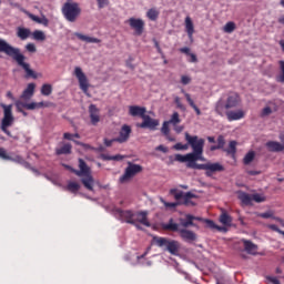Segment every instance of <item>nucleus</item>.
Segmentation results:
<instances>
[{
    "label": "nucleus",
    "mask_w": 284,
    "mask_h": 284,
    "mask_svg": "<svg viewBox=\"0 0 284 284\" xmlns=\"http://www.w3.org/2000/svg\"><path fill=\"white\" fill-rule=\"evenodd\" d=\"M192 78H190L189 75H182L181 77V83L182 85H189V83H191Z\"/></svg>",
    "instance_id": "obj_52"
},
{
    "label": "nucleus",
    "mask_w": 284,
    "mask_h": 284,
    "mask_svg": "<svg viewBox=\"0 0 284 284\" xmlns=\"http://www.w3.org/2000/svg\"><path fill=\"white\" fill-rule=\"evenodd\" d=\"M57 156H61L63 154H72V144L64 143L61 148L55 149Z\"/></svg>",
    "instance_id": "obj_25"
},
{
    "label": "nucleus",
    "mask_w": 284,
    "mask_h": 284,
    "mask_svg": "<svg viewBox=\"0 0 284 284\" xmlns=\"http://www.w3.org/2000/svg\"><path fill=\"white\" fill-rule=\"evenodd\" d=\"M170 125H179V123H181V118L179 115V112H174L171 115V119L169 121H166Z\"/></svg>",
    "instance_id": "obj_40"
},
{
    "label": "nucleus",
    "mask_w": 284,
    "mask_h": 284,
    "mask_svg": "<svg viewBox=\"0 0 284 284\" xmlns=\"http://www.w3.org/2000/svg\"><path fill=\"white\" fill-rule=\"evenodd\" d=\"M225 170V168L223 166V164L216 162V163H206V172L205 175L206 176H212V174H214V172H223Z\"/></svg>",
    "instance_id": "obj_18"
},
{
    "label": "nucleus",
    "mask_w": 284,
    "mask_h": 284,
    "mask_svg": "<svg viewBox=\"0 0 284 284\" xmlns=\"http://www.w3.org/2000/svg\"><path fill=\"white\" fill-rule=\"evenodd\" d=\"M240 201H242L243 205H252V195L245 192H241L239 194Z\"/></svg>",
    "instance_id": "obj_33"
},
{
    "label": "nucleus",
    "mask_w": 284,
    "mask_h": 284,
    "mask_svg": "<svg viewBox=\"0 0 284 284\" xmlns=\"http://www.w3.org/2000/svg\"><path fill=\"white\" fill-rule=\"evenodd\" d=\"M170 194L174 196L175 201H182L180 202V205H186L191 207H194V205H196V203L192 201V199H196V195L192 192H186L184 194L182 191L179 192V190L176 189H171Z\"/></svg>",
    "instance_id": "obj_8"
},
{
    "label": "nucleus",
    "mask_w": 284,
    "mask_h": 284,
    "mask_svg": "<svg viewBox=\"0 0 284 284\" xmlns=\"http://www.w3.org/2000/svg\"><path fill=\"white\" fill-rule=\"evenodd\" d=\"M0 159H3L4 161H11L12 158H10V155H8V151H6V149L0 148Z\"/></svg>",
    "instance_id": "obj_49"
},
{
    "label": "nucleus",
    "mask_w": 284,
    "mask_h": 284,
    "mask_svg": "<svg viewBox=\"0 0 284 284\" xmlns=\"http://www.w3.org/2000/svg\"><path fill=\"white\" fill-rule=\"evenodd\" d=\"M236 141L233 140L229 143L227 149H223V152H226L229 156H232V159H234V156H236Z\"/></svg>",
    "instance_id": "obj_30"
},
{
    "label": "nucleus",
    "mask_w": 284,
    "mask_h": 284,
    "mask_svg": "<svg viewBox=\"0 0 284 284\" xmlns=\"http://www.w3.org/2000/svg\"><path fill=\"white\" fill-rule=\"evenodd\" d=\"M173 148H174V150H187V148H190V143L183 144V143L179 142V143L174 144Z\"/></svg>",
    "instance_id": "obj_50"
},
{
    "label": "nucleus",
    "mask_w": 284,
    "mask_h": 284,
    "mask_svg": "<svg viewBox=\"0 0 284 284\" xmlns=\"http://www.w3.org/2000/svg\"><path fill=\"white\" fill-rule=\"evenodd\" d=\"M189 61H190V63H196L199 61V59L196 58V54L191 53V54H189Z\"/></svg>",
    "instance_id": "obj_59"
},
{
    "label": "nucleus",
    "mask_w": 284,
    "mask_h": 284,
    "mask_svg": "<svg viewBox=\"0 0 284 284\" xmlns=\"http://www.w3.org/2000/svg\"><path fill=\"white\" fill-rule=\"evenodd\" d=\"M153 241L158 247H164V251L172 254V256H179V250H181L179 241L159 236H154Z\"/></svg>",
    "instance_id": "obj_5"
},
{
    "label": "nucleus",
    "mask_w": 284,
    "mask_h": 284,
    "mask_svg": "<svg viewBox=\"0 0 284 284\" xmlns=\"http://www.w3.org/2000/svg\"><path fill=\"white\" fill-rule=\"evenodd\" d=\"M180 52H182V54H186V57H190L192 54L190 48L187 47L181 48Z\"/></svg>",
    "instance_id": "obj_57"
},
{
    "label": "nucleus",
    "mask_w": 284,
    "mask_h": 284,
    "mask_svg": "<svg viewBox=\"0 0 284 284\" xmlns=\"http://www.w3.org/2000/svg\"><path fill=\"white\" fill-rule=\"evenodd\" d=\"M42 26H49L50 23V20H48V18L43 17V18H40V22Z\"/></svg>",
    "instance_id": "obj_62"
},
{
    "label": "nucleus",
    "mask_w": 284,
    "mask_h": 284,
    "mask_svg": "<svg viewBox=\"0 0 284 284\" xmlns=\"http://www.w3.org/2000/svg\"><path fill=\"white\" fill-rule=\"evenodd\" d=\"M62 14L67 21L74 23L81 16V8L77 2L67 1L62 7Z\"/></svg>",
    "instance_id": "obj_6"
},
{
    "label": "nucleus",
    "mask_w": 284,
    "mask_h": 284,
    "mask_svg": "<svg viewBox=\"0 0 284 284\" xmlns=\"http://www.w3.org/2000/svg\"><path fill=\"white\" fill-rule=\"evenodd\" d=\"M130 134H132V128L128 124L122 125L119 136L115 138L116 143H126Z\"/></svg>",
    "instance_id": "obj_14"
},
{
    "label": "nucleus",
    "mask_w": 284,
    "mask_h": 284,
    "mask_svg": "<svg viewBox=\"0 0 284 284\" xmlns=\"http://www.w3.org/2000/svg\"><path fill=\"white\" fill-rule=\"evenodd\" d=\"M180 223H181V226L184 227V230L190 226L196 227V225L194 223V215H192V214H187L185 220L181 219Z\"/></svg>",
    "instance_id": "obj_28"
},
{
    "label": "nucleus",
    "mask_w": 284,
    "mask_h": 284,
    "mask_svg": "<svg viewBox=\"0 0 284 284\" xmlns=\"http://www.w3.org/2000/svg\"><path fill=\"white\" fill-rule=\"evenodd\" d=\"M112 143H116V138H114V139H108V138H105L104 139V145L106 146V148H112Z\"/></svg>",
    "instance_id": "obj_53"
},
{
    "label": "nucleus",
    "mask_w": 284,
    "mask_h": 284,
    "mask_svg": "<svg viewBox=\"0 0 284 284\" xmlns=\"http://www.w3.org/2000/svg\"><path fill=\"white\" fill-rule=\"evenodd\" d=\"M185 141L192 148V153L185 155L176 154L175 161L180 163H192V161H205L203 158V148H205V140L203 138L199 139V135H190L185 133Z\"/></svg>",
    "instance_id": "obj_2"
},
{
    "label": "nucleus",
    "mask_w": 284,
    "mask_h": 284,
    "mask_svg": "<svg viewBox=\"0 0 284 284\" xmlns=\"http://www.w3.org/2000/svg\"><path fill=\"white\" fill-rule=\"evenodd\" d=\"M174 103L179 110H182V112H185V104L183 102H181V98L175 97Z\"/></svg>",
    "instance_id": "obj_46"
},
{
    "label": "nucleus",
    "mask_w": 284,
    "mask_h": 284,
    "mask_svg": "<svg viewBox=\"0 0 284 284\" xmlns=\"http://www.w3.org/2000/svg\"><path fill=\"white\" fill-rule=\"evenodd\" d=\"M220 223H222V225H225L226 227H230L232 225V216H230V214L227 213H222L220 215Z\"/></svg>",
    "instance_id": "obj_34"
},
{
    "label": "nucleus",
    "mask_w": 284,
    "mask_h": 284,
    "mask_svg": "<svg viewBox=\"0 0 284 284\" xmlns=\"http://www.w3.org/2000/svg\"><path fill=\"white\" fill-rule=\"evenodd\" d=\"M32 32L28 28L19 27L17 30V37L21 39V41H26V39H29Z\"/></svg>",
    "instance_id": "obj_27"
},
{
    "label": "nucleus",
    "mask_w": 284,
    "mask_h": 284,
    "mask_svg": "<svg viewBox=\"0 0 284 284\" xmlns=\"http://www.w3.org/2000/svg\"><path fill=\"white\" fill-rule=\"evenodd\" d=\"M185 30H186L189 39H192V37L194 34V22H192V18H190V17L185 18Z\"/></svg>",
    "instance_id": "obj_29"
},
{
    "label": "nucleus",
    "mask_w": 284,
    "mask_h": 284,
    "mask_svg": "<svg viewBox=\"0 0 284 284\" xmlns=\"http://www.w3.org/2000/svg\"><path fill=\"white\" fill-rule=\"evenodd\" d=\"M142 120V123H138L136 128H141L142 130H151V132H154L156 128H159L158 119H153L152 116L146 115Z\"/></svg>",
    "instance_id": "obj_12"
},
{
    "label": "nucleus",
    "mask_w": 284,
    "mask_h": 284,
    "mask_svg": "<svg viewBox=\"0 0 284 284\" xmlns=\"http://www.w3.org/2000/svg\"><path fill=\"white\" fill-rule=\"evenodd\" d=\"M159 10L152 8V9H149V11L146 12V17L148 19H150V21H156V19H159Z\"/></svg>",
    "instance_id": "obj_39"
},
{
    "label": "nucleus",
    "mask_w": 284,
    "mask_h": 284,
    "mask_svg": "<svg viewBox=\"0 0 284 284\" xmlns=\"http://www.w3.org/2000/svg\"><path fill=\"white\" fill-rule=\"evenodd\" d=\"M162 227H163V230H166L168 232H179L181 239L183 241H187L189 243L196 241V233H194L193 231H190L187 229L179 227V224L174 222V219H170L169 223L162 224Z\"/></svg>",
    "instance_id": "obj_4"
},
{
    "label": "nucleus",
    "mask_w": 284,
    "mask_h": 284,
    "mask_svg": "<svg viewBox=\"0 0 284 284\" xmlns=\"http://www.w3.org/2000/svg\"><path fill=\"white\" fill-rule=\"evenodd\" d=\"M26 50H27L28 52L34 53V52H37V47L34 45V43H28V44L26 45Z\"/></svg>",
    "instance_id": "obj_54"
},
{
    "label": "nucleus",
    "mask_w": 284,
    "mask_h": 284,
    "mask_svg": "<svg viewBox=\"0 0 284 284\" xmlns=\"http://www.w3.org/2000/svg\"><path fill=\"white\" fill-rule=\"evenodd\" d=\"M34 88H37V84L34 83H29L28 87L23 90L21 94V99L23 101H30L32 97H34Z\"/></svg>",
    "instance_id": "obj_21"
},
{
    "label": "nucleus",
    "mask_w": 284,
    "mask_h": 284,
    "mask_svg": "<svg viewBox=\"0 0 284 284\" xmlns=\"http://www.w3.org/2000/svg\"><path fill=\"white\" fill-rule=\"evenodd\" d=\"M75 77L79 81L80 90L87 95L90 97V80H88V77L83 72H75Z\"/></svg>",
    "instance_id": "obj_13"
},
{
    "label": "nucleus",
    "mask_w": 284,
    "mask_h": 284,
    "mask_svg": "<svg viewBox=\"0 0 284 284\" xmlns=\"http://www.w3.org/2000/svg\"><path fill=\"white\" fill-rule=\"evenodd\" d=\"M75 37H78L80 41H85L87 43H101V40H99V38L83 36L82 33H75Z\"/></svg>",
    "instance_id": "obj_31"
},
{
    "label": "nucleus",
    "mask_w": 284,
    "mask_h": 284,
    "mask_svg": "<svg viewBox=\"0 0 284 284\" xmlns=\"http://www.w3.org/2000/svg\"><path fill=\"white\" fill-rule=\"evenodd\" d=\"M101 159L103 161H123V159H125V156H123L121 154H116V155L102 154Z\"/></svg>",
    "instance_id": "obj_36"
},
{
    "label": "nucleus",
    "mask_w": 284,
    "mask_h": 284,
    "mask_svg": "<svg viewBox=\"0 0 284 284\" xmlns=\"http://www.w3.org/2000/svg\"><path fill=\"white\" fill-rule=\"evenodd\" d=\"M217 148L220 150H225V136L223 135L217 136Z\"/></svg>",
    "instance_id": "obj_47"
},
{
    "label": "nucleus",
    "mask_w": 284,
    "mask_h": 284,
    "mask_svg": "<svg viewBox=\"0 0 284 284\" xmlns=\"http://www.w3.org/2000/svg\"><path fill=\"white\" fill-rule=\"evenodd\" d=\"M241 105V97L239 93L230 92L220 98L215 103V112L219 116H226L227 121H241L245 119V111L243 109L234 110Z\"/></svg>",
    "instance_id": "obj_1"
},
{
    "label": "nucleus",
    "mask_w": 284,
    "mask_h": 284,
    "mask_svg": "<svg viewBox=\"0 0 284 284\" xmlns=\"http://www.w3.org/2000/svg\"><path fill=\"white\" fill-rule=\"evenodd\" d=\"M181 205V202H164L165 207H178Z\"/></svg>",
    "instance_id": "obj_56"
},
{
    "label": "nucleus",
    "mask_w": 284,
    "mask_h": 284,
    "mask_svg": "<svg viewBox=\"0 0 284 284\" xmlns=\"http://www.w3.org/2000/svg\"><path fill=\"white\" fill-rule=\"evenodd\" d=\"M0 52L13 59L24 72H34L30 69V64L26 62V55L22 54L21 49L12 47L3 39H0Z\"/></svg>",
    "instance_id": "obj_3"
},
{
    "label": "nucleus",
    "mask_w": 284,
    "mask_h": 284,
    "mask_svg": "<svg viewBox=\"0 0 284 284\" xmlns=\"http://www.w3.org/2000/svg\"><path fill=\"white\" fill-rule=\"evenodd\" d=\"M115 216L123 223H129V225H134L138 227V230H141V226L136 224V221L134 220V212L131 210H121V209H115Z\"/></svg>",
    "instance_id": "obj_10"
},
{
    "label": "nucleus",
    "mask_w": 284,
    "mask_h": 284,
    "mask_svg": "<svg viewBox=\"0 0 284 284\" xmlns=\"http://www.w3.org/2000/svg\"><path fill=\"white\" fill-rule=\"evenodd\" d=\"M97 4L100 10H103V8L110 6V0H97Z\"/></svg>",
    "instance_id": "obj_48"
},
{
    "label": "nucleus",
    "mask_w": 284,
    "mask_h": 284,
    "mask_svg": "<svg viewBox=\"0 0 284 284\" xmlns=\"http://www.w3.org/2000/svg\"><path fill=\"white\" fill-rule=\"evenodd\" d=\"M133 219L135 221V225L141 223V225H145V227H150V221L148 220L146 211L133 212Z\"/></svg>",
    "instance_id": "obj_15"
},
{
    "label": "nucleus",
    "mask_w": 284,
    "mask_h": 284,
    "mask_svg": "<svg viewBox=\"0 0 284 284\" xmlns=\"http://www.w3.org/2000/svg\"><path fill=\"white\" fill-rule=\"evenodd\" d=\"M126 23H129L130 28L134 30L135 37H141L145 30V21L139 18H130L126 20Z\"/></svg>",
    "instance_id": "obj_11"
},
{
    "label": "nucleus",
    "mask_w": 284,
    "mask_h": 284,
    "mask_svg": "<svg viewBox=\"0 0 284 284\" xmlns=\"http://www.w3.org/2000/svg\"><path fill=\"white\" fill-rule=\"evenodd\" d=\"M270 114H272V108L270 106H265L261 112L262 118L270 116Z\"/></svg>",
    "instance_id": "obj_51"
},
{
    "label": "nucleus",
    "mask_w": 284,
    "mask_h": 284,
    "mask_svg": "<svg viewBox=\"0 0 284 284\" xmlns=\"http://www.w3.org/2000/svg\"><path fill=\"white\" fill-rule=\"evenodd\" d=\"M63 139H64V141H74V135H73V133L65 132V133H63Z\"/></svg>",
    "instance_id": "obj_55"
},
{
    "label": "nucleus",
    "mask_w": 284,
    "mask_h": 284,
    "mask_svg": "<svg viewBox=\"0 0 284 284\" xmlns=\"http://www.w3.org/2000/svg\"><path fill=\"white\" fill-rule=\"evenodd\" d=\"M140 172H143V166H141V164L128 162V166L124 171V174L119 179V182L128 183L130 179H133V176H136V174H140Z\"/></svg>",
    "instance_id": "obj_9"
},
{
    "label": "nucleus",
    "mask_w": 284,
    "mask_h": 284,
    "mask_svg": "<svg viewBox=\"0 0 284 284\" xmlns=\"http://www.w3.org/2000/svg\"><path fill=\"white\" fill-rule=\"evenodd\" d=\"M68 192H71L72 194H77L79 190H81V185L77 182H69L67 185Z\"/></svg>",
    "instance_id": "obj_38"
},
{
    "label": "nucleus",
    "mask_w": 284,
    "mask_h": 284,
    "mask_svg": "<svg viewBox=\"0 0 284 284\" xmlns=\"http://www.w3.org/2000/svg\"><path fill=\"white\" fill-rule=\"evenodd\" d=\"M22 108H24L26 110H39L41 108H48V103H44V102L22 103Z\"/></svg>",
    "instance_id": "obj_26"
},
{
    "label": "nucleus",
    "mask_w": 284,
    "mask_h": 284,
    "mask_svg": "<svg viewBox=\"0 0 284 284\" xmlns=\"http://www.w3.org/2000/svg\"><path fill=\"white\" fill-rule=\"evenodd\" d=\"M0 108L3 109V118L1 121V130L7 136H12V133L8 128L14 123V115H12V104L0 103Z\"/></svg>",
    "instance_id": "obj_7"
},
{
    "label": "nucleus",
    "mask_w": 284,
    "mask_h": 284,
    "mask_svg": "<svg viewBox=\"0 0 284 284\" xmlns=\"http://www.w3.org/2000/svg\"><path fill=\"white\" fill-rule=\"evenodd\" d=\"M182 93L184 94L189 105L194 110L197 116H201V109L194 103V100H192V95L190 93L185 92V90H182Z\"/></svg>",
    "instance_id": "obj_24"
},
{
    "label": "nucleus",
    "mask_w": 284,
    "mask_h": 284,
    "mask_svg": "<svg viewBox=\"0 0 284 284\" xmlns=\"http://www.w3.org/2000/svg\"><path fill=\"white\" fill-rule=\"evenodd\" d=\"M145 112H148V109H145L144 106H139V105L129 106L130 116H140V119H143L148 115L145 114Z\"/></svg>",
    "instance_id": "obj_16"
},
{
    "label": "nucleus",
    "mask_w": 284,
    "mask_h": 284,
    "mask_svg": "<svg viewBox=\"0 0 284 284\" xmlns=\"http://www.w3.org/2000/svg\"><path fill=\"white\" fill-rule=\"evenodd\" d=\"M32 37L34 41H45V33H43V31H40V30L33 31Z\"/></svg>",
    "instance_id": "obj_41"
},
{
    "label": "nucleus",
    "mask_w": 284,
    "mask_h": 284,
    "mask_svg": "<svg viewBox=\"0 0 284 284\" xmlns=\"http://www.w3.org/2000/svg\"><path fill=\"white\" fill-rule=\"evenodd\" d=\"M41 94L43 97H50L52 94V84H43L41 87Z\"/></svg>",
    "instance_id": "obj_42"
},
{
    "label": "nucleus",
    "mask_w": 284,
    "mask_h": 284,
    "mask_svg": "<svg viewBox=\"0 0 284 284\" xmlns=\"http://www.w3.org/2000/svg\"><path fill=\"white\" fill-rule=\"evenodd\" d=\"M266 148L268 152H283L284 145L281 142L268 141L266 142Z\"/></svg>",
    "instance_id": "obj_22"
},
{
    "label": "nucleus",
    "mask_w": 284,
    "mask_h": 284,
    "mask_svg": "<svg viewBox=\"0 0 284 284\" xmlns=\"http://www.w3.org/2000/svg\"><path fill=\"white\" fill-rule=\"evenodd\" d=\"M29 17H30V19H32V21H36V23H40L41 22V18H39V17L32 14V13H30Z\"/></svg>",
    "instance_id": "obj_63"
},
{
    "label": "nucleus",
    "mask_w": 284,
    "mask_h": 284,
    "mask_svg": "<svg viewBox=\"0 0 284 284\" xmlns=\"http://www.w3.org/2000/svg\"><path fill=\"white\" fill-rule=\"evenodd\" d=\"M89 114L92 125H98L99 121H101V116L99 115V109L94 104L89 106Z\"/></svg>",
    "instance_id": "obj_20"
},
{
    "label": "nucleus",
    "mask_w": 284,
    "mask_h": 284,
    "mask_svg": "<svg viewBox=\"0 0 284 284\" xmlns=\"http://www.w3.org/2000/svg\"><path fill=\"white\" fill-rule=\"evenodd\" d=\"M267 280L270 281V283H273V284H281V281L277 280V277L270 276V277H267Z\"/></svg>",
    "instance_id": "obj_61"
},
{
    "label": "nucleus",
    "mask_w": 284,
    "mask_h": 284,
    "mask_svg": "<svg viewBox=\"0 0 284 284\" xmlns=\"http://www.w3.org/2000/svg\"><path fill=\"white\" fill-rule=\"evenodd\" d=\"M243 243H244V250H245V252H247V254L255 255L256 252L258 251V246L256 244L252 243V241L243 240Z\"/></svg>",
    "instance_id": "obj_23"
},
{
    "label": "nucleus",
    "mask_w": 284,
    "mask_h": 284,
    "mask_svg": "<svg viewBox=\"0 0 284 284\" xmlns=\"http://www.w3.org/2000/svg\"><path fill=\"white\" fill-rule=\"evenodd\" d=\"M204 223H206V227H209L210 230H217V232H227L225 226H219L212 220H204Z\"/></svg>",
    "instance_id": "obj_32"
},
{
    "label": "nucleus",
    "mask_w": 284,
    "mask_h": 284,
    "mask_svg": "<svg viewBox=\"0 0 284 284\" xmlns=\"http://www.w3.org/2000/svg\"><path fill=\"white\" fill-rule=\"evenodd\" d=\"M186 168L191 170H205V172H207V163L199 164L196 161H192L191 163H186Z\"/></svg>",
    "instance_id": "obj_35"
},
{
    "label": "nucleus",
    "mask_w": 284,
    "mask_h": 284,
    "mask_svg": "<svg viewBox=\"0 0 284 284\" xmlns=\"http://www.w3.org/2000/svg\"><path fill=\"white\" fill-rule=\"evenodd\" d=\"M252 201H254L255 203H265V196L261 195L258 193L252 194L251 195Z\"/></svg>",
    "instance_id": "obj_44"
},
{
    "label": "nucleus",
    "mask_w": 284,
    "mask_h": 284,
    "mask_svg": "<svg viewBox=\"0 0 284 284\" xmlns=\"http://www.w3.org/2000/svg\"><path fill=\"white\" fill-rule=\"evenodd\" d=\"M81 179L82 185L85 187V190H89V192H94V178L91 173H88L85 175H82Z\"/></svg>",
    "instance_id": "obj_19"
},
{
    "label": "nucleus",
    "mask_w": 284,
    "mask_h": 284,
    "mask_svg": "<svg viewBox=\"0 0 284 284\" xmlns=\"http://www.w3.org/2000/svg\"><path fill=\"white\" fill-rule=\"evenodd\" d=\"M79 170L71 169V172L75 174L77 176H83L85 174H90V166H88V163L84 162L83 159H79Z\"/></svg>",
    "instance_id": "obj_17"
},
{
    "label": "nucleus",
    "mask_w": 284,
    "mask_h": 284,
    "mask_svg": "<svg viewBox=\"0 0 284 284\" xmlns=\"http://www.w3.org/2000/svg\"><path fill=\"white\" fill-rule=\"evenodd\" d=\"M236 30V23L234 22H227L224 26V32H226L227 34H232V32H234Z\"/></svg>",
    "instance_id": "obj_43"
},
{
    "label": "nucleus",
    "mask_w": 284,
    "mask_h": 284,
    "mask_svg": "<svg viewBox=\"0 0 284 284\" xmlns=\"http://www.w3.org/2000/svg\"><path fill=\"white\" fill-rule=\"evenodd\" d=\"M174 126V131L178 133V134H181V132H183V126L179 125V124H175L173 125Z\"/></svg>",
    "instance_id": "obj_64"
},
{
    "label": "nucleus",
    "mask_w": 284,
    "mask_h": 284,
    "mask_svg": "<svg viewBox=\"0 0 284 284\" xmlns=\"http://www.w3.org/2000/svg\"><path fill=\"white\" fill-rule=\"evenodd\" d=\"M261 219H272L274 214L272 212H265L260 214Z\"/></svg>",
    "instance_id": "obj_58"
},
{
    "label": "nucleus",
    "mask_w": 284,
    "mask_h": 284,
    "mask_svg": "<svg viewBox=\"0 0 284 284\" xmlns=\"http://www.w3.org/2000/svg\"><path fill=\"white\" fill-rule=\"evenodd\" d=\"M254 159H256V152L254 151H250L245 154L244 159H243V163L245 165H250V163H252L254 161Z\"/></svg>",
    "instance_id": "obj_37"
},
{
    "label": "nucleus",
    "mask_w": 284,
    "mask_h": 284,
    "mask_svg": "<svg viewBox=\"0 0 284 284\" xmlns=\"http://www.w3.org/2000/svg\"><path fill=\"white\" fill-rule=\"evenodd\" d=\"M156 150H158L159 152H163L164 154H168V152H169L168 146H164V145H159V146L156 148Z\"/></svg>",
    "instance_id": "obj_60"
},
{
    "label": "nucleus",
    "mask_w": 284,
    "mask_h": 284,
    "mask_svg": "<svg viewBox=\"0 0 284 284\" xmlns=\"http://www.w3.org/2000/svg\"><path fill=\"white\" fill-rule=\"evenodd\" d=\"M161 132H162V134H164V136L170 135V122H168V121L163 122Z\"/></svg>",
    "instance_id": "obj_45"
}]
</instances>
